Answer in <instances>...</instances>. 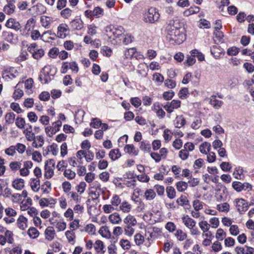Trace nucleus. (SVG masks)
Returning a JSON list of instances; mask_svg holds the SVG:
<instances>
[{
    "mask_svg": "<svg viewBox=\"0 0 254 254\" xmlns=\"http://www.w3.org/2000/svg\"><path fill=\"white\" fill-rule=\"evenodd\" d=\"M167 33V37L177 44H180L185 39L183 33L180 31V28L175 25L174 21H170L166 28Z\"/></svg>",
    "mask_w": 254,
    "mask_h": 254,
    "instance_id": "nucleus-1",
    "label": "nucleus"
},
{
    "mask_svg": "<svg viewBox=\"0 0 254 254\" xmlns=\"http://www.w3.org/2000/svg\"><path fill=\"white\" fill-rule=\"evenodd\" d=\"M160 18V14L158 10L154 7H151L143 15V21L146 23H154L158 21Z\"/></svg>",
    "mask_w": 254,
    "mask_h": 254,
    "instance_id": "nucleus-2",
    "label": "nucleus"
},
{
    "mask_svg": "<svg viewBox=\"0 0 254 254\" xmlns=\"http://www.w3.org/2000/svg\"><path fill=\"white\" fill-rule=\"evenodd\" d=\"M232 187L238 192H240L242 190L250 191L252 189V186L246 182L242 183L240 182H234L232 183Z\"/></svg>",
    "mask_w": 254,
    "mask_h": 254,
    "instance_id": "nucleus-3",
    "label": "nucleus"
},
{
    "mask_svg": "<svg viewBox=\"0 0 254 254\" xmlns=\"http://www.w3.org/2000/svg\"><path fill=\"white\" fill-rule=\"evenodd\" d=\"M103 14V9L99 6L95 7L93 10L89 9L84 12L85 16L88 18H91L93 17L99 18Z\"/></svg>",
    "mask_w": 254,
    "mask_h": 254,
    "instance_id": "nucleus-4",
    "label": "nucleus"
},
{
    "mask_svg": "<svg viewBox=\"0 0 254 254\" xmlns=\"http://www.w3.org/2000/svg\"><path fill=\"white\" fill-rule=\"evenodd\" d=\"M234 202L238 211L241 214L246 211L249 207L248 202L243 198H237Z\"/></svg>",
    "mask_w": 254,
    "mask_h": 254,
    "instance_id": "nucleus-5",
    "label": "nucleus"
},
{
    "mask_svg": "<svg viewBox=\"0 0 254 254\" xmlns=\"http://www.w3.org/2000/svg\"><path fill=\"white\" fill-rule=\"evenodd\" d=\"M19 73L17 70L14 67H8L6 68L3 73L2 77L5 79H13L18 76Z\"/></svg>",
    "mask_w": 254,
    "mask_h": 254,
    "instance_id": "nucleus-6",
    "label": "nucleus"
},
{
    "mask_svg": "<svg viewBox=\"0 0 254 254\" xmlns=\"http://www.w3.org/2000/svg\"><path fill=\"white\" fill-rule=\"evenodd\" d=\"M235 251L237 254H254V248L248 246L236 247Z\"/></svg>",
    "mask_w": 254,
    "mask_h": 254,
    "instance_id": "nucleus-7",
    "label": "nucleus"
},
{
    "mask_svg": "<svg viewBox=\"0 0 254 254\" xmlns=\"http://www.w3.org/2000/svg\"><path fill=\"white\" fill-rule=\"evenodd\" d=\"M69 26L72 30H79L83 27V22L80 18H75L69 22Z\"/></svg>",
    "mask_w": 254,
    "mask_h": 254,
    "instance_id": "nucleus-8",
    "label": "nucleus"
},
{
    "mask_svg": "<svg viewBox=\"0 0 254 254\" xmlns=\"http://www.w3.org/2000/svg\"><path fill=\"white\" fill-rule=\"evenodd\" d=\"M69 31L68 26L66 24H61L58 27V37L64 39L66 36V32Z\"/></svg>",
    "mask_w": 254,
    "mask_h": 254,
    "instance_id": "nucleus-9",
    "label": "nucleus"
},
{
    "mask_svg": "<svg viewBox=\"0 0 254 254\" xmlns=\"http://www.w3.org/2000/svg\"><path fill=\"white\" fill-rule=\"evenodd\" d=\"M5 26L16 31L19 30L21 28L20 23L13 18L8 19L5 23Z\"/></svg>",
    "mask_w": 254,
    "mask_h": 254,
    "instance_id": "nucleus-10",
    "label": "nucleus"
},
{
    "mask_svg": "<svg viewBox=\"0 0 254 254\" xmlns=\"http://www.w3.org/2000/svg\"><path fill=\"white\" fill-rule=\"evenodd\" d=\"M2 37L6 41L10 43H15L17 40V37L9 32H3Z\"/></svg>",
    "mask_w": 254,
    "mask_h": 254,
    "instance_id": "nucleus-11",
    "label": "nucleus"
},
{
    "mask_svg": "<svg viewBox=\"0 0 254 254\" xmlns=\"http://www.w3.org/2000/svg\"><path fill=\"white\" fill-rule=\"evenodd\" d=\"M209 103L215 109H220L222 104L223 102L221 100H218L216 99V96H211L210 98Z\"/></svg>",
    "mask_w": 254,
    "mask_h": 254,
    "instance_id": "nucleus-12",
    "label": "nucleus"
},
{
    "mask_svg": "<svg viewBox=\"0 0 254 254\" xmlns=\"http://www.w3.org/2000/svg\"><path fill=\"white\" fill-rule=\"evenodd\" d=\"M27 219L24 216L21 215L17 220L18 227L22 230H25L27 227Z\"/></svg>",
    "mask_w": 254,
    "mask_h": 254,
    "instance_id": "nucleus-13",
    "label": "nucleus"
},
{
    "mask_svg": "<svg viewBox=\"0 0 254 254\" xmlns=\"http://www.w3.org/2000/svg\"><path fill=\"white\" fill-rule=\"evenodd\" d=\"M109 219L110 222L114 224H118L122 222V219L119 214L117 212H115L110 215Z\"/></svg>",
    "mask_w": 254,
    "mask_h": 254,
    "instance_id": "nucleus-14",
    "label": "nucleus"
},
{
    "mask_svg": "<svg viewBox=\"0 0 254 254\" xmlns=\"http://www.w3.org/2000/svg\"><path fill=\"white\" fill-rule=\"evenodd\" d=\"M183 221L185 225L189 229H192L195 227L196 222L192 218L187 216L183 218Z\"/></svg>",
    "mask_w": 254,
    "mask_h": 254,
    "instance_id": "nucleus-15",
    "label": "nucleus"
},
{
    "mask_svg": "<svg viewBox=\"0 0 254 254\" xmlns=\"http://www.w3.org/2000/svg\"><path fill=\"white\" fill-rule=\"evenodd\" d=\"M94 247L96 252L98 254L101 253V254H103L105 252L104 250L105 246L103 242L100 240H97L95 242Z\"/></svg>",
    "mask_w": 254,
    "mask_h": 254,
    "instance_id": "nucleus-16",
    "label": "nucleus"
},
{
    "mask_svg": "<svg viewBox=\"0 0 254 254\" xmlns=\"http://www.w3.org/2000/svg\"><path fill=\"white\" fill-rule=\"evenodd\" d=\"M40 22L42 26L49 28L50 25L52 22V19L49 16H42L40 18Z\"/></svg>",
    "mask_w": 254,
    "mask_h": 254,
    "instance_id": "nucleus-17",
    "label": "nucleus"
},
{
    "mask_svg": "<svg viewBox=\"0 0 254 254\" xmlns=\"http://www.w3.org/2000/svg\"><path fill=\"white\" fill-rule=\"evenodd\" d=\"M222 49L218 47L217 46H213L210 50L211 54L215 59L219 58L222 55Z\"/></svg>",
    "mask_w": 254,
    "mask_h": 254,
    "instance_id": "nucleus-18",
    "label": "nucleus"
},
{
    "mask_svg": "<svg viewBox=\"0 0 254 254\" xmlns=\"http://www.w3.org/2000/svg\"><path fill=\"white\" fill-rule=\"evenodd\" d=\"M54 168L52 167L48 166V164H45L44 177L47 179L51 178L54 175Z\"/></svg>",
    "mask_w": 254,
    "mask_h": 254,
    "instance_id": "nucleus-19",
    "label": "nucleus"
},
{
    "mask_svg": "<svg viewBox=\"0 0 254 254\" xmlns=\"http://www.w3.org/2000/svg\"><path fill=\"white\" fill-rule=\"evenodd\" d=\"M45 233L46 239L48 241H52L55 234L54 229L53 227H48L45 230Z\"/></svg>",
    "mask_w": 254,
    "mask_h": 254,
    "instance_id": "nucleus-20",
    "label": "nucleus"
},
{
    "mask_svg": "<svg viewBox=\"0 0 254 254\" xmlns=\"http://www.w3.org/2000/svg\"><path fill=\"white\" fill-rule=\"evenodd\" d=\"M125 151L126 152L130 155L136 156L138 155V151L135 150V148L133 144H128L125 147Z\"/></svg>",
    "mask_w": 254,
    "mask_h": 254,
    "instance_id": "nucleus-21",
    "label": "nucleus"
},
{
    "mask_svg": "<svg viewBox=\"0 0 254 254\" xmlns=\"http://www.w3.org/2000/svg\"><path fill=\"white\" fill-rule=\"evenodd\" d=\"M109 156L112 161H115L121 156V154L119 149L117 148L111 150L109 152Z\"/></svg>",
    "mask_w": 254,
    "mask_h": 254,
    "instance_id": "nucleus-22",
    "label": "nucleus"
},
{
    "mask_svg": "<svg viewBox=\"0 0 254 254\" xmlns=\"http://www.w3.org/2000/svg\"><path fill=\"white\" fill-rule=\"evenodd\" d=\"M44 143V140L42 136H37L36 139L32 142V146L35 148L42 147Z\"/></svg>",
    "mask_w": 254,
    "mask_h": 254,
    "instance_id": "nucleus-23",
    "label": "nucleus"
},
{
    "mask_svg": "<svg viewBox=\"0 0 254 254\" xmlns=\"http://www.w3.org/2000/svg\"><path fill=\"white\" fill-rule=\"evenodd\" d=\"M24 183L23 179H17L12 182V187L17 190H21L24 187Z\"/></svg>",
    "mask_w": 254,
    "mask_h": 254,
    "instance_id": "nucleus-24",
    "label": "nucleus"
},
{
    "mask_svg": "<svg viewBox=\"0 0 254 254\" xmlns=\"http://www.w3.org/2000/svg\"><path fill=\"white\" fill-rule=\"evenodd\" d=\"M124 222L129 226H135L137 221L135 217L131 215H127L126 218L124 220Z\"/></svg>",
    "mask_w": 254,
    "mask_h": 254,
    "instance_id": "nucleus-25",
    "label": "nucleus"
},
{
    "mask_svg": "<svg viewBox=\"0 0 254 254\" xmlns=\"http://www.w3.org/2000/svg\"><path fill=\"white\" fill-rule=\"evenodd\" d=\"M175 236L179 241L185 240L187 237V234L181 229H178L175 233Z\"/></svg>",
    "mask_w": 254,
    "mask_h": 254,
    "instance_id": "nucleus-26",
    "label": "nucleus"
},
{
    "mask_svg": "<svg viewBox=\"0 0 254 254\" xmlns=\"http://www.w3.org/2000/svg\"><path fill=\"white\" fill-rule=\"evenodd\" d=\"M124 33V28L122 26H119L118 27H114V30L113 32V38L112 40H115V39L119 38L120 36H121Z\"/></svg>",
    "mask_w": 254,
    "mask_h": 254,
    "instance_id": "nucleus-27",
    "label": "nucleus"
},
{
    "mask_svg": "<svg viewBox=\"0 0 254 254\" xmlns=\"http://www.w3.org/2000/svg\"><path fill=\"white\" fill-rule=\"evenodd\" d=\"M208 152H210L211 149V144L209 142H204L202 143L199 146L200 152L203 154H207L206 150Z\"/></svg>",
    "mask_w": 254,
    "mask_h": 254,
    "instance_id": "nucleus-28",
    "label": "nucleus"
},
{
    "mask_svg": "<svg viewBox=\"0 0 254 254\" xmlns=\"http://www.w3.org/2000/svg\"><path fill=\"white\" fill-rule=\"evenodd\" d=\"M15 115L12 112H9L6 114L4 118L5 122L7 124H12L15 120Z\"/></svg>",
    "mask_w": 254,
    "mask_h": 254,
    "instance_id": "nucleus-29",
    "label": "nucleus"
},
{
    "mask_svg": "<svg viewBox=\"0 0 254 254\" xmlns=\"http://www.w3.org/2000/svg\"><path fill=\"white\" fill-rule=\"evenodd\" d=\"M186 124V120L185 118L182 116H180L177 117L175 120V127L177 128H180Z\"/></svg>",
    "mask_w": 254,
    "mask_h": 254,
    "instance_id": "nucleus-30",
    "label": "nucleus"
},
{
    "mask_svg": "<svg viewBox=\"0 0 254 254\" xmlns=\"http://www.w3.org/2000/svg\"><path fill=\"white\" fill-rule=\"evenodd\" d=\"M188 183L183 181L178 182L176 184L177 189L180 192H183L186 190L188 188Z\"/></svg>",
    "mask_w": 254,
    "mask_h": 254,
    "instance_id": "nucleus-31",
    "label": "nucleus"
},
{
    "mask_svg": "<svg viewBox=\"0 0 254 254\" xmlns=\"http://www.w3.org/2000/svg\"><path fill=\"white\" fill-rule=\"evenodd\" d=\"M72 12V11L70 8H65L61 10L60 15L63 18L68 19L71 16Z\"/></svg>",
    "mask_w": 254,
    "mask_h": 254,
    "instance_id": "nucleus-32",
    "label": "nucleus"
},
{
    "mask_svg": "<svg viewBox=\"0 0 254 254\" xmlns=\"http://www.w3.org/2000/svg\"><path fill=\"white\" fill-rule=\"evenodd\" d=\"M166 193L167 196L170 199H173L176 196V190L172 186H168L166 188Z\"/></svg>",
    "mask_w": 254,
    "mask_h": 254,
    "instance_id": "nucleus-33",
    "label": "nucleus"
},
{
    "mask_svg": "<svg viewBox=\"0 0 254 254\" xmlns=\"http://www.w3.org/2000/svg\"><path fill=\"white\" fill-rule=\"evenodd\" d=\"M33 8H36L37 14H42L46 12V7L41 3H37L36 5L33 6Z\"/></svg>",
    "mask_w": 254,
    "mask_h": 254,
    "instance_id": "nucleus-34",
    "label": "nucleus"
},
{
    "mask_svg": "<svg viewBox=\"0 0 254 254\" xmlns=\"http://www.w3.org/2000/svg\"><path fill=\"white\" fill-rule=\"evenodd\" d=\"M156 193L152 189H149L146 190L144 193V196L147 200H152L155 198Z\"/></svg>",
    "mask_w": 254,
    "mask_h": 254,
    "instance_id": "nucleus-35",
    "label": "nucleus"
},
{
    "mask_svg": "<svg viewBox=\"0 0 254 254\" xmlns=\"http://www.w3.org/2000/svg\"><path fill=\"white\" fill-rule=\"evenodd\" d=\"M28 234L30 238L35 239L38 237L39 233L35 228L30 227L28 231Z\"/></svg>",
    "mask_w": 254,
    "mask_h": 254,
    "instance_id": "nucleus-36",
    "label": "nucleus"
},
{
    "mask_svg": "<svg viewBox=\"0 0 254 254\" xmlns=\"http://www.w3.org/2000/svg\"><path fill=\"white\" fill-rule=\"evenodd\" d=\"M30 53L32 54V57L34 59L38 60L44 56V51L42 49H39L38 50L33 51Z\"/></svg>",
    "mask_w": 254,
    "mask_h": 254,
    "instance_id": "nucleus-37",
    "label": "nucleus"
},
{
    "mask_svg": "<svg viewBox=\"0 0 254 254\" xmlns=\"http://www.w3.org/2000/svg\"><path fill=\"white\" fill-rule=\"evenodd\" d=\"M226 236V233L223 231L222 229L219 228L217 230L215 237L218 240L223 241Z\"/></svg>",
    "mask_w": 254,
    "mask_h": 254,
    "instance_id": "nucleus-38",
    "label": "nucleus"
},
{
    "mask_svg": "<svg viewBox=\"0 0 254 254\" xmlns=\"http://www.w3.org/2000/svg\"><path fill=\"white\" fill-rule=\"evenodd\" d=\"M64 175L68 180H72L75 178L76 174L70 169H66L64 172Z\"/></svg>",
    "mask_w": 254,
    "mask_h": 254,
    "instance_id": "nucleus-39",
    "label": "nucleus"
},
{
    "mask_svg": "<svg viewBox=\"0 0 254 254\" xmlns=\"http://www.w3.org/2000/svg\"><path fill=\"white\" fill-rule=\"evenodd\" d=\"M21 163L20 162L13 161L10 163L9 167L13 171H16L20 169Z\"/></svg>",
    "mask_w": 254,
    "mask_h": 254,
    "instance_id": "nucleus-40",
    "label": "nucleus"
},
{
    "mask_svg": "<svg viewBox=\"0 0 254 254\" xmlns=\"http://www.w3.org/2000/svg\"><path fill=\"white\" fill-rule=\"evenodd\" d=\"M114 30V26L113 25H109L105 27L106 35L111 41L112 40L113 32Z\"/></svg>",
    "mask_w": 254,
    "mask_h": 254,
    "instance_id": "nucleus-41",
    "label": "nucleus"
},
{
    "mask_svg": "<svg viewBox=\"0 0 254 254\" xmlns=\"http://www.w3.org/2000/svg\"><path fill=\"white\" fill-rule=\"evenodd\" d=\"M101 53L103 56L110 57L112 53L111 49L108 46H103L101 49Z\"/></svg>",
    "mask_w": 254,
    "mask_h": 254,
    "instance_id": "nucleus-42",
    "label": "nucleus"
},
{
    "mask_svg": "<svg viewBox=\"0 0 254 254\" xmlns=\"http://www.w3.org/2000/svg\"><path fill=\"white\" fill-rule=\"evenodd\" d=\"M99 233L104 237H108L110 235L108 227L106 226L101 227Z\"/></svg>",
    "mask_w": 254,
    "mask_h": 254,
    "instance_id": "nucleus-43",
    "label": "nucleus"
},
{
    "mask_svg": "<svg viewBox=\"0 0 254 254\" xmlns=\"http://www.w3.org/2000/svg\"><path fill=\"white\" fill-rule=\"evenodd\" d=\"M136 53V49L135 48H130L127 50L125 53L127 58H131L134 56Z\"/></svg>",
    "mask_w": 254,
    "mask_h": 254,
    "instance_id": "nucleus-44",
    "label": "nucleus"
},
{
    "mask_svg": "<svg viewBox=\"0 0 254 254\" xmlns=\"http://www.w3.org/2000/svg\"><path fill=\"white\" fill-rule=\"evenodd\" d=\"M229 208H230L229 204L227 202H225L222 204H218L217 205V209L219 211L228 212L229 210Z\"/></svg>",
    "mask_w": 254,
    "mask_h": 254,
    "instance_id": "nucleus-45",
    "label": "nucleus"
},
{
    "mask_svg": "<svg viewBox=\"0 0 254 254\" xmlns=\"http://www.w3.org/2000/svg\"><path fill=\"white\" fill-rule=\"evenodd\" d=\"M40 186V180L37 179H33L31 182L32 189L35 191H38Z\"/></svg>",
    "mask_w": 254,
    "mask_h": 254,
    "instance_id": "nucleus-46",
    "label": "nucleus"
},
{
    "mask_svg": "<svg viewBox=\"0 0 254 254\" xmlns=\"http://www.w3.org/2000/svg\"><path fill=\"white\" fill-rule=\"evenodd\" d=\"M131 208V205L127 202H123L120 206V209L124 213H127L129 212Z\"/></svg>",
    "mask_w": 254,
    "mask_h": 254,
    "instance_id": "nucleus-47",
    "label": "nucleus"
},
{
    "mask_svg": "<svg viewBox=\"0 0 254 254\" xmlns=\"http://www.w3.org/2000/svg\"><path fill=\"white\" fill-rule=\"evenodd\" d=\"M59 130V129H56L53 127H47L45 128V132L46 134L50 137L55 134Z\"/></svg>",
    "mask_w": 254,
    "mask_h": 254,
    "instance_id": "nucleus-48",
    "label": "nucleus"
},
{
    "mask_svg": "<svg viewBox=\"0 0 254 254\" xmlns=\"http://www.w3.org/2000/svg\"><path fill=\"white\" fill-rule=\"evenodd\" d=\"M90 126L93 128H98L101 126V121L98 118H93Z\"/></svg>",
    "mask_w": 254,
    "mask_h": 254,
    "instance_id": "nucleus-49",
    "label": "nucleus"
},
{
    "mask_svg": "<svg viewBox=\"0 0 254 254\" xmlns=\"http://www.w3.org/2000/svg\"><path fill=\"white\" fill-rule=\"evenodd\" d=\"M140 148L142 150L149 152L151 151L150 144L145 141H142L140 143Z\"/></svg>",
    "mask_w": 254,
    "mask_h": 254,
    "instance_id": "nucleus-50",
    "label": "nucleus"
},
{
    "mask_svg": "<svg viewBox=\"0 0 254 254\" xmlns=\"http://www.w3.org/2000/svg\"><path fill=\"white\" fill-rule=\"evenodd\" d=\"M165 228L170 233H173L176 230V225L172 222H168L165 225Z\"/></svg>",
    "mask_w": 254,
    "mask_h": 254,
    "instance_id": "nucleus-51",
    "label": "nucleus"
},
{
    "mask_svg": "<svg viewBox=\"0 0 254 254\" xmlns=\"http://www.w3.org/2000/svg\"><path fill=\"white\" fill-rule=\"evenodd\" d=\"M177 202L181 206L187 205L189 204V200L186 196L182 195L177 199Z\"/></svg>",
    "mask_w": 254,
    "mask_h": 254,
    "instance_id": "nucleus-52",
    "label": "nucleus"
},
{
    "mask_svg": "<svg viewBox=\"0 0 254 254\" xmlns=\"http://www.w3.org/2000/svg\"><path fill=\"white\" fill-rule=\"evenodd\" d=\"M134 241L137 245L139 246L143 244L144 242V237L139 233L136 234L134 236Z\"/></svg>",
    "mask_w": 254,
    "mask_h": 254,
    "instance_id": "nucleus-53",
    "label": "nucleus"
},
{
    "mask_svg": "<svg viewBox=\"0 0 254 254\" xmlns=\"http://www.w3.org/2000/svg\"><path fill=\"white\" fill-rule=\"evenodd\" d=\"M199 226L203 232L208 231L210 227V225L205 221L200 222Z\"/></svg>",
    "mask_w": 254,
    "mask_h": 254,
    "instance_id": "nucleus-54",
    "label": "nucleus"
},
{
    "mask_svg": "<svg viewBox=\"0 0 254 254\" xmlns=\"http://www.w3.org/2000/svg\"><path fill=\"white\" fill-rule=\"evenodd\" d=\"M25 124V120L22 118L18 117L16 119L15 125L19 128H23Z\"/></svg>",
    "mask_w": 254,
    "mask_h": 254,
    "instance_id": "nucleus-55",
    "label": "nucleus"
},
{
    "mask_svg": "<svg viewBox=\"0 0 254 254\" xmlns=\"http://www.w3.org/2000/svg\"><path fill=\"white\" fill-rule=\"evenodd\" d=\"M85 231L90 235H94L96 231L95 226L92 224H88L85 227Z\"/></svg>",
    "mask_w": 254,
    "mask_h": 254,
    "instance_id": "nucleus-56",
    "label": "nucleus"
},
{
    "mask_svg": "<svg viewBox=\"0 0 254 254\" xmlns=\"http://www.w3.org/2000/svg\"><path fill=\"white\" fill-rule=\"evenodd\" d=\"M220 168L224 172H229L231 170L232 167L229 163L223 162L220 164Z\"/></svg>",
    "mask_w": 254,
    "mask_h": 254,
    "instance_id": "nucleus-57",
    "label": "nucleus"
},
{
    "mask_svg": "<svg viewBox=\"0 0 254 254\" xmlns=\"http://www.w3.org/2000/svg\"><path fill=\"white\" fill-rule=\"evenodd\" d=\"M120 243L124 250H128L130 247V242L128 240L122 239Z\"/></svg>",
    "mask_w": 254,
    "mask_h": 254,
    "instance_id": "nucleus-58",
    "label": "nucleus"
},
{
    "mask_svg": "<svg viewBox=\"0 0 254 254\" xmlns=\"http://www.w3.org/2000/svg\"><path fill=\"white\" fill-rule=\"evenodd\" d=\"M62 187L63 189V190L64 192L65 193H70L69 192L71 188V184L69 182H64L62 184Z\"/></svg>",
    "mask_w": 254,
    "mask_h": 254,
    "instance_id": "nucleus-59",
    "label": "nucleus"
},
{
    "mask_svg": "<svg viewBox=\"0 0 254 254\" xmlns=\"http://www.w3.org/2000/svg\"><path fill=\"white\" fill-rule=\"evenodd\" d=\"M211 248L213 251L218 252L222 250V246L220 242L216 241L213 244Z\"/></svg>",
    "mask_w": 254,
    "mask_h": 254,
    "instance_id": "nucleus-60",
    "label": "nucleus"
},
{
    "mask_svg": "<svg viewBox=\"0 0 254 254\" xmlns=\"http://www.w3.org/2000/svg\"><path fill=\"white\" fill-rule=\"evenodd\" d=\"M131 104L135 107L137 108L141 105V100L138 97L131 98L130 100Z\"/></svg>",
    "mask_w": 254,
    "mask_h": 254,
    "instance_id": "nucleus-61",
    "label": "nucleus"
},
{
    "mask_svg": "<svg viewBox=\"0 0 254 254\" xmlns=\"http://www.w3.org/2000/svg\"><path fill=\"white\" fill-rule=\"evenodd\" d=\"M239 49L235 47L230 48L227 50V54L230 56H236L239 53Z\"/></svg>",
    "mask_w": 254,
    "mask_h": 254,
    "instance_id": "nucleus-62",
    "label": "nucleus"
},
{
    "mask_svg": "<svg viewBox=\"0 0 254 254\" xmlns=\"http://www.w3.org/2000/svg\"><path fill=\"white\" fill-rule=\"evenodd\" d=\"M10 108L17 113L19 114L22 112V110L19 104L16 103H12L10 104Z\"/></svg>",
    "mask_w": 254,
    "mask_h": 254,
    "instance_id": "nucleus-63",
    "label": "nucleus"
},
{
    "mask_svg": "<svg viewBox=\"0 0 254 254\" xmlns=\"http://www.w3.org/2000/svg\"><path fill=\"white\" fill-rule=\"evenodd\" d=\"M32 159L33 160L39 162L42 160L41 153L38 151H35L32 154Z\"/></svg>",
    "mask_w": 254,
    "mask_h": 254,
    "instance_id": "nucleus-64",
    "label": "nucleus"
}]
</instances>
